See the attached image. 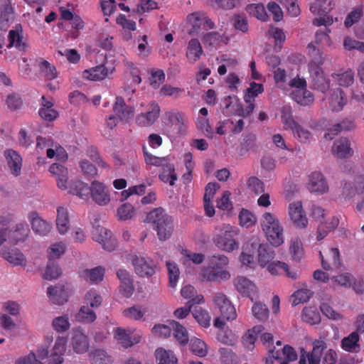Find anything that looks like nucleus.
<instances>
[{"mask_svg": "<svg viewBox=\"0 0 364 364\" xmlns=\"http://www.w3.org/2000/svg\"><path fill=\"white\" fill-rule=\"evenodd\" d=\"M260 225L267 240L272 245L279 247L284 243L283 227L276 215L265 212L261 217Z\"/></svg>", "mask_w": 364, "mask_h": 364, "instance_id": "1", "label": "nucleus"}, {"mask_svg": "<svg viewBox=\"0 0 364 364\" xmlns=\"http://www.w3.org/2000/svg\"><path fill=\"white\" fill-rule=\"evenodd\" d=\"M218 233L213 238L215 245L220 250L231 252L239 248V243L235 237L238 235V230L228 224H223L216 228Z\"/></svg>", "mask_w": 364, "mask_h": 364, "instance_id": "2", "label": "nucleus"}, {"mask_svg": "<svg viewBox=\"0 0 364 364\" xmlns=\"http://www.w3.org/2000/svg\"><path fill=\"white\" fill-rule=\"evenodd\" d=\"M146 220L154 225L160 240H166L171 236L173 230L172 219L163 208H157L151 210L147 215Z\"/></svg>", "mask_w": 364, "mask_h": 364, "instance_id": "3", "label": "nucleus"}, {"mask_svg": "<svg viewBox=\"0 0 364 364\" xmlns=\"http://www.w3.org/2000/svg\"><path fill=\"white\" fill-rule=\"evenodd\" d=\"M134 272L141 278H149L156 273L157 265L148 257L134 255L132 259Z\"/></svg>", "mask_w": 364, "mask_h": 364, "instance_id": "4", "label": "nucleus"}, {"mask_svg": "<svg viewBox=\"0 0 364 364\" xmlns=\"http://www.w3.org/2000/svg\"><path fill=\"white\" fill-rule=\"evenodd\" d=\"M213 301L215 307L219 310L223 318H225L227 321L236 319L237 313L235 308L224 293H215L213 296Z\"/></svg>", "mask_w": 364, "mask_h": 364, "instance_id": "5", "label": "nucleus"}, {"mask_svg": "<svg viewBox=\"0 0 364 364\" xmlns=\"http://www.w3.org/2000/svg\"><path fill=\"white\" fill-rule=\"evenodd\" d=\"M230 273L227 269L203 266L199 272V279L202 282L220 283L230 279Z\"/></svg>", "mask_w": 364, "mask_h": 364, "instance_id": "6", "label": "nucleus"}, {"mask_svg": "<svg viewBox=\"0 0 364 364\" xmlns=\"http://www.w3.org/2000/svg\"><path fill=\"white\" fill-rule=\"evenodd\" d=\"M92 237L107 251H113L117 247V240L112 237V232L104 227L100 225L94 227Z\"/></svg>", "mask_w": 364, "mask_h": 364, "instance_id": "7", "label": "nucleus"}, {"mask_svg": "<svg viewBox=\"0 0 364 364\" xmlns=\"http://www.w3.org/2000/svg\"><path fill=\"white\" fill-rule=\"evenodd\" d=\"M192 28L189 31L190 35H197L201 30L207 31L214 28V23L205 13L196 12L188 16Z\"/></svg>", "mask_w": 364, "mask_h": 364, "instance_id": "8", "label": "nucleus"}, {"mask_svg": "<svg viewBox=\"0 0 364 364\" xmlns=\"http://www.w3.org/2000/svg\"><path fill=\"white\" fill-rule=\"evenodd\" d=\"M311 87L323 93L326 92L330 87V80L326 77L320 66L310 67L309 70Z\"/></svg>", "mask_w": 364, "mask_h": 364, "instance_id": "9", "label": "nucleus"}, {"mask_svg": "<svg viewBox=\"0 0 364 364\" xmlns=\"http://www.w3.org/2000/svg\"><path fill=\"white\" fill-rule=\"evenodd\" d=\"M90 196L96 204L101 206L107 205L111 200L110 193L107 186L96 180L91 183Z\"/></svg>", "mask_w": 364, "mask_h": 364, "instance_id": "10", "label": "nucleus"}, {"mask_svg": "<svg viewBox=\"0 0 364 364\" xmlns=\"http://www.w3.org/2000/svg\"><path fill=\"white\" fill-rule=\"evenodd\" d=\"M70 346L75 353L82 354L88 351L89 339L80 328H75L71 332Z\"/></svg>", "mask_w": 364, "mask_h": 364, "instance_id": "11", "label": "nucleus"}, {"mask_svg": "<svg viewBox=\"0 0 364 364\" xmlns=\"http://www.w3.org/2000/svg\"><path fill=\"white\" fill-rule=\"evenodd\" d=\"M160 108L157 103L151 102L146 106L145 112H141L136 117V123L141 127H149L159 118Z\"/></svg>", "mask_w": 364, "mask_h": 364, "instance_id": "12", "label": "nucleus"}, {"mask_svg": "<svg viewBox=\"0 0 364 364\" xmlns=\"http://www.w3.org/2000/svg\"><path fill=\"white\" fill-rule=\"evenodd\" d=\"M169 125L177 134H183L186 132L188 117L178 111H170L166 113Z\"/></svg>", "mask_w": 364, "mask_h": 364, "instance_id": "13", "label": "nucleus"}, {"mask_svg": "<svg viewBox=\"0 0 364 364\" xmlns=\"http://www.w3.org/2000/svg\"><path fill=\"white\" fill-rule=\"evenodd\" d=\"M289 215L293 223L299 228H304L308 224V219L303 210L301 201H295L289 205Z\"/></svg>", "mask_w": 364, "mask_h": 364, "instance_id": "14", "label": "nucleus"}, {"mask_svg": "<svg viewBox=\"0 0 364 364\" xmlns=\"http://www.w3.org/2000/svg\"><path fill=\"white\" fill-rule=\"evenodd\" d=\"M67 338L63 336H58L55 344L49 351L48 364H62L64 359L63 355L66 350Z\"/></svg>", "mask_w": 364, "mask_h": 364, "instance_id": "15", "label": "nucleus"}, {"mask_svg": "<svg viewBox=\"0 0 364 364\" xmlns=\"http://www.w3.org/2000/svg\"><path fill=\"white\" fill-rule=\"evenodd\" d=\"M307 188L311 193L323 194L328 191V186L323 174L319 171H314L309 176Z\"/></svg>", "mask_w": 364, "mask_h": 364, "instance_id": "16", "label": "nucleus"}, {"mask_svg": "<svg viewBox=\"0 0 364 364\" xmlns=\"http://www.w3.org/2000/svg\"><path fill=\"white\" fill-rule=\"evenodd\" d=\"M332 153L338 158L347 159L351 157L354 151L350 141L347 138L341 137L334 141Z\"/></svg>", "mask_w": 364, "mask_h": 364, "instance_id": "17", "label": "nucleus"}, {"mask_svg": "<svg viewBox=\"0 0 364 364\" xmlns=\"http://www.w3.org/2000/svg\"><path fill=\"white\" fill-rule=\"evenodd\" d=\"M28 218L32 230L40 236H46L52 229V225L43 220L36 212H31Z\"/></svg>", "mask_w": 364, "mask_h": 364, "instance_id": "18", "label": "nucleus"}, {"mask_svg": "<svg viewBox=\"0 0 364 364\" xmlns=\"http://www.w3.org/2000/svg\"><path fill=\"white\" fill-rule=\"evenodd\" d=\"M139 333L131 334L130 331L122 328H117L114 338L117 342L124 348H129L140 341Z\"/></svg>", "mask_w": 364, "mask_h": 364, "instance_id": "19", "label": "nucleus"}, {"mask_svg": "<svg viewBox=\"0 0 364 364\" xmlns=\"http://www.w3.org/2000/svg\"><path fill=\"white\" fill-rule=\"evenodd\" d=\"M234 285L237 291L244 296H247L252 301V296L257 293L255 284L245 277H237L234 280Z\"/></svg>", "mask_w": 364, "mask_h": 364, "instance_id": "20", "label": "nucleus"}, {"mask_svg": "<svg viewBox=\"0 0 364 364\" xmlns=\"http://www.w3.org/2000/svg\"><path fill=\"white\" fill-rule=\"evenodd\" d=\"M114 115L120 120L128 122L134 115V108L126 105L122 97H117L113 105Z\"/></svg>", "mask_w": 364, "mask_h": 364, "instance_id": "21", "label": "nucleus"}, {"mask_svg": "<svg viewBox=\"0 0 364 364\" xmlns=\"http://www.w3.org/2000/svg\"><path fill=\"white\" fill-rule=\"evenodd\" d=\"M0 255L13 266L26 264L23 254L16 248L4 247L0 250Z\"/></svg>", "mask_w": 364, "mask_h": 364, "instance_id": "22", "label": "nucleus"}, {"mask_svg": "<svg viewBox=\"0 0 364 364\" xmlns=\"http://www.w3.org/2000/svg\"><path fill=\"white\" fill-rule=\"evenodd\" d=\"M117 276L120 281V291L127 298L130 297L134 290L133 279L130 273L123 269L117 272Z\"/></svg>", "mask_w": 364, "mask_h": 364, "instance_id": "23", "label": "nucleus"}, {"mask_svg": "<svg viewBox=\"0 0 364 364\" xmlns=\"http://www.w3.org/2000/svg\"><path fill=\"white\" fill-rule=\"evenodd\" d=\"M4 156L11 173L15 176L20 175L23 159L18 153L13 149H6Z\"/></svg>", "mask_w": 364, "mask_h": 364, "instance_id": "24", "label": "nucleus"}, {"mask_svg": "<svg viewBox=\"0 0 364 364\" xmlns=\"http://www.w3.org/2000/svg\"><path fill=\"white\" fill-rule=\"evenodd\" d=\"M50 173L55 176L57 186L62 190L68 188V169L60 164H53L49 168Z\"/></svg>", "mask_w": 364, "mask_h": 364, "instance_id": "25", "label": "nucleus"}, {"mask_svg": "<svg viewBox=\"0 0 364 364\" xmlns=\"http://www.w3.org/2000/svg\"><path fill=\"white\" fill-rule=\"evenodd\" d=\"M267 270L272 275H280L286 274V275L292 279H296L298 277L296 271L290 270L289 265L283 262L275 261L270 263L267 266Z\"/></svg>", "mask_w": 364, "mask_h": 364, "instance_id": "26", "label": "nucleus"}, {"mask_svg": "<svg viewBox=\"0 0 364 364\" xmlns=\"http://www.w3.org/2000/svg\"><path fill=\"white\" fill-rule=\"evenodd\" d=\"M347 100L341 89L333 90L328 97L329 107L333 112H339L346 105Z\"/></svg>", "mask_w": 364, "mask_h": 364, "instance_id": "27", "label": "nucleus"}, {"mask_svg": "<svg viewBox=\"0 0 364 364\" xmlns=\"http://www.w3.org/2000/svg\"><path fill=\"white\" fill-rule=\"evenodd\" d=\"M203 53L200 43L196 38H192L188 42L186 58L190 63H195Z\"/></svg>", "mask_w": 364, "mask_h": 364, "instance_id": "28", "label": "nucleus"}, {"mask_svg": "<svg viewBox=\"0 0 364 364\" xmlns=\"http://www.w3.org/2000/svg\"><path fill=\"white\" fill-rule=\"evenodd\" d=\"M113 70L114 68L108 69L104 65H100L90 70H85L82 73V76L84 78L90 80H102L109 73H112Z\"/></svg>", "mask_w": 364, "mask_h": 364, "instance_id": "29", "label": "nucleus"}, {"mask_svg": "<svg viewBox=\"0 0 364 364\" xmlns=\"http://www.w3.org/2000/svg\"><path fill=\"white\" fill-rule=\"evenodd\" d=\"M14 20V11L11 2L6 1L1 6L0 30L6 31Z\"/></svg>", "mask_w": 364, "mask_h": 364, "instance_id": "30", "label": "nucleus"}, {"mask_svg": "<svg viewBox=\"0 0 364 364\" xmlns=\"http://www.w3.org/2000/svg\"><path fill=\"white\" fill-rule=\"evenodd\" d=\"M8 48L16 47L19 50H24L26 44L23 41L22 28L20 25L16 26L15 29L11 30L9 33Z\"/></svg>", "mask_w": 364, "mask_h": 364, "instance_id": "31", "label": "nucleus"}, {"mask_svg": "<svg viewBox=\"0 0 364 364\" xmlns=\"http://www.w3.org/2000/svg\"><path fill=\"white\" fill-rule=\"evenodd\" d=\"M359 335L357 331L352 332L341 340V348L349 353H358L360 350Z\"/></svg>", "mask_w": 364, "mask_h": 364, "instance_id": "32", "label": "nucleus"}, {"mask_svg": "<svg viewBox=\"0 0 364 364\" xmlns=\"http://www.w3.org/2000/svg\"><path fill=\"white\" fill-rule=\"evenodd\" d=\"M47 294L55 304L62 305L67 301V294L61 285L50 286L47 289Z\"/></svg>", "mask_w": 364, "mask_h": 364, "instance_id": "33", "label": "nucleus"}, {"mask_svg": "<svg viewBox=\"0 0 364 364\" xmlns=\"http://www.w3.org/2000/svg\"><path fill=\"white\" fill-rule=\"evenodd\" d=\"M56 227L61 235H65L69 230L70 222L68 210L64 207L57 208Z\"/></svg>", "mask_w": 364, "mask_h": 364, "instance_id": "34", "label": "nucleus"}, {"mask_svg": "<svg viewBox=\"0 0 364 364\" xmlns=\"http://www.w3.org/2000/svg\"><path fill=\"white\" fill-rule=\"evenodd\" d=\"M326 348V344L323 341H314L312 351L306 354L309 364H320L322 353Z\"/></svg>", "mask_w": 364, "mask_h": 364, "instance_id": "35", "label": "nucleus"}, {"mask_svg": "<svg viewBox=\"0 0 364 364\" xmlns=\"http://www.w3.org/2000/svg\"><path fill=\"white\" fill-rule=\"evenodd\" d=\"M291 98L301 105H309L313 103L314 98L312 93L308 90H293L290 93Z\"/></svg>", "mask_w": 364, "mask_h": 364, "instance_id": "36", "label": "nucleus"}, {"mask_svg": "<svg viewBox=\"0 0 364 364\" xmlns=\"http://www.w3.org/2000/svg\"><path fill=\"white\" fill-rule=\"evenodd\" d=\"M181 296L186 299H190L191 304H203L205 301L204 297L201 294H197L195 287L191 284H187L182 287L181 290Z\"/></svg>", "mask_w": 364, "mask_h": 364, "instance_id": "37", "label": "nucleus"}, {"mask_svg": "<svg viewBox=\"0 0 364 364\" xmlns=\"http://www.w3.org/2000/svg\"><path fill=\"white\" fill-rule=\"evenodd\" d=\"M69 191L81 199L87 200L90 195L91 186H88L82 181H75L70 185Z\"/></svg>", "mask_w": 364, "mask_h": 364, "instance_id": "38", "label": "nucleus"}, {"mask_svg": "<svg viewBox=\"0 0 364 364\" xmlns=\"http://www.w3.org/2000/svg\"><path fill=\"white\" fill-rule=\"evenodd\" d=\"M275 256L274 251L267 245H259L258 247V262L262 267L272 261Z\"/></svg>", "mask_w": 364, "mask_h": 364, "instance_id": "39", "label": "nucleus"}, {"mask_svg": "<svg viewBox=\"0 0 364 364\" xmlns=\"http://www.w3.org/2000/svg\"><path fill=\"white\" fill-rule=\"evenodd\" d=\"M339 224V220L337 217H331L326 223H322L318 227L317 240H321L324 238L328 232L335 230Z\"/></svg>", "mask_w": 364, "mask_h": 364, "instance_id": "40", "label": "nucleus"}, {"mask_svg": "<svg viewBox=\"0 0 364 364\" xmlns=\"http://www.w3.org/2000/svg\"><path fill=\"white\" fill-rule=\"evenodd\" d=\"M105 269L100 266L91 269H85L82 272V277L87 282L97 283L102 280Z\"/></svg>", "mask_w": 364, "mask_h": 364, "instance_id": "41", "label": "nucleus"}, {"mask_svg": "<svg viewBox=\"0 0 364 364\" xmlns=\"http://www.w3.org/2000/svg\"><path fill=\"white\" fill-rule=\"evenodd\" d=\"M289 254L293 260L299 262L304 257L303 244L298 237H292L290 240Z\"/></svg>", "mask_w": 364, "mask_h": 364, "instance_id": "42", "label": "nucleus"}, {"mask_svg": "<svg viewBox=\"0 0 364 364\" xmlns=\"http://www.w3.org/2000/svg\"><path fill=\"white\" fill-rule=\"evenodd\" d=\"M281 119L286 130L291 129L298 123L294 120L292 115L291 107L289 105H284L281 109Z\"/></svg>", "mask_w": 364, "mask_h": 364, "instance_id": "43", "label": "nucleus"}, {"mask_svg": "<svg viewBox=\"0 0 364 364\" xmlns=\"http://www.w3.org/2000/svg\"><path fill=\"white\" fill-rule=\"evenodd\" d=\"M302 318L311 325L318 324L321 321V316L314 306L305 307L302 311Z\"/></svg>", "mask_w": 364, "mask_h": 364, "instance_id": "44", "label": "nucleus"}, {"mask_svg": "<svg viewBox=\"0 0 364 364\" xmlns=\"http://www.w3.org/2000/svg\"><path fill=\"white\" fill-rule=\"evenodd\" d=\"M62 18L66 21H71L73 28L80 30L84 27V21L77 15H74L70 10L65 8H60Z\"/></svg>", "mask_w": 364, "mask_h": 364, "instance_id": "45", "label": "nucleus"}, {"mask_svg": "<svg viewBox=\"0 0 364 364\" xmlns=\"http://www.w3.org/2000/svg\"><path fill=\"white\" fill-rule=\"evenodd\" d=\"M11 233L9 242L11 243H17L21 241H24L29 230L26 225H18L14 230H9Z\"/></svg>", "mask_w": 364, "mask_h": 364, "instance_id": "46", "label": "nucleus"}, {"mask_svg": "<svg viewBox=\"0 0 364 364\" xmlns=\"http://www.w3.org/2000/svg\"><path fill=\"white\" fill-rule=\"evenodd\" d=\"M156 358L158 364H177L178 360L171 350L158 348L156 350Z\"/></svg>", "mask_w": 364, "mask_h": 364, "instance_id": "47", "label": "nucleus"}, {"mask_svg": "<svg viewBox=\"0 0 364 364\" xmlns=\"http://www.w3.org/2000/svg\"><path fill=\"white\" fill-rule=\"evenodd\" d=\"M38 63L40 71L45 78L50 80L57 77L58 74L55 66L48 61L40 59L38 60Z\"/></svg>", "mask_w": 364, "mask_h": 364, "instance_id": "48", "label": "nucleus"}, {"mask_svg": "<svg viewBox=\"0 0 364 364\" xmlns=\"http://www.w3.org/2000/svg\"><path fill=\"white\" fill-rule=\"evenodd\" d=\"M183 255L182 262L185 265L190 264L192 262L196 264H201L205 259V255L202 253L193 252L188 250H183L181 252Z\"/></svg>", "mask_w": 364, "mask_h": 364, "instance_id": "49", "label": "nucleus"}, {"mask_svg": "<svg viewBox=\"0 0 364 364\" xmlns=\"http://www.w3.org/2000/svg\"><path fill=\"white\" fill-rule=\"evenodd\" d=\"M331 9V0H315L310 6L314 14L322 16Z\"/></svg>", "mask_w": 364, "mask_h": 364, "instance_id": "50", "label": "nucleus"}, {"mask_svg": "<svg viewBox=\"0 0 364 364\" xmlns=\"http://www.w3.org/2000/svg\"><path fill=\"white\" fill-rule=\"evenodd\" d=\"M262 330V327L261 326H254L252 329L248 330V331L243 336L242 342L246 348L249 349H252L254 346V343L257 339V335Z\"/></svg>", "mask_w": 364, "mask_h": 364, "instance_id": "51", "label": "nucleus"}, {"mask_svg": "<svg viewBox=\"0 0 364 364\" xmlns=\"http://www.w3.org/2000/svg\"><path fill=\"white\" fill-rule=\"evenodd\" d=\"M309 55L311 61L309 64V70L311 65L319 66L323 63V58L320 50L314 43H309L307 46Z\"/></svg>", "mask_w": 364, "mask_h": 364, "instance_id": "52", "label": "nucleus"}, {"mask_svg": "<svg viewBox=\"0 0 364 364\" xmlns=\"http://www.w3.org/2000/svg\"><path fill=\"white\" fill-rule=\"evenodd\" d=\"M332 77L337 81L339 85L343 87H348L354 82V73L350 69L342 73L333 74Z\"/></svg>", "mask_w": 364, "mask_h": 364, "instance_id": "53", "label": "nucleus"}, {"mask_svg": "<svg viewBox=\"0 0 364 364\" xmlns=\"http://www.w3.org/2000/svg\"><path fill=\"white\" fill-rule=\"evenodd\" d=\"M291 130L293 132L294 136L301 143L308 144L312 139L311 133L299 124L295 125V127H293Z\"/></svg>", "mask_w": 364, "mask_h": 364, "instance_id": "54", "label": "nucleus"}, {"mask_svg": "<svg viewBox=\"0 0 364 364\" xmlns=\"http://www.w3.org/2000/svg\"><path fill=\"white\" fill-rule=\"evenodd\" d=\"M96 318L94 311L85 306H82L76 315L77 321L86 323L93 322Z\"/></svg>", "mask_w": 364, "mask_h": 364, "instance_id": "55", "label": "nucleus"}, {"mask_svg": "<svg viewBox=\"0 0 364 364\" xmlns=\"http://www.w3.org/2000/svg\"><path fill=\"white\" fill-rule=\"evenodd\" d=\"M208 266L213 268H218L220 269H226L229 264V259L224 255H215L208 257Z\"/></svg>", "mask_w": 364, "mask_h": 364, "instance_id": "56", "label": "nucleus"}, {"mask_svg": "<svg viewBox=\"0 0 364 364\" xmlns=\"http://www.w3.org/2000/svg\"><path fill=\"white\" fill-rule=\"evenodd\" d=\"M313 292L306 288L297 290L291 296V303L293 306H297L299 304H302L309 301L312 296Z\"/></svg>", "mask_w": 364, "mask_h": 364, "instance_id": "57", "label": "nucleus"}, {"mask_svg": "<svg viewBox=\"0 0 364 364\" xmlns=\"http://www.w3.org/2000/svg\"><path fill=\"white\" fill-rule=\"evenodd\" d=\"M172 327L174 336L180 344L186 345L188 343V334L186 328L176 321L172 323Z\"/></svg>", "mask_w": 364, "mask_h": 364, "instance_id": "58", "label": "nucleus"}, {"mask_svg": "<svg viewBox=\"0 0 364 364\" xmlns=\"http://www.w3.org/2000/svg\"><path fill=\"white\" fill-rule=\"evenodd\" d=\"M194 318L203 327H208L210 322V316L208 313L201 307H196L192 311Z\"/></svg>", "mask_w": 364, "mask_h": 364, "instance_id": "59", "label": "nucleus"}, {"mask_svg": "<svg viewBox=\"0 0 364 364\" xmlns=\"http://www.w3.org/2000/svg\"><path fill=\"white\" fill-rule=\"evenodd\" d=\"M246 10L247 13L258 19L265 21L267 18V13L262 4H250L247 6Z\"/></svg>", "mask_w": 364, "mask_h": 364, "instance_id": "60", "label": "nucleus"}, {"mask_svg": "<svg viewBox=\"0 0 364 364\" xmlns=\"http://www.w3.org/2000/svg\"><path fill=\"white\" fill-rule=\"evenodd\" d=\"M61 274V269L57 264L54 262L49 261L45 273L43 274V279L48 280H53L58 279Z\"/></svg>", "mask_w": 364, "mask_h": 364, "instance_id": "61", "label": "nucleus"}, {"mask_svg": "<svg viewBox=\"0 0 364 364\" xmlns=\"http://www.w3.org/2000/svg\"><path fill=\"white\" fill-rule=\"evenodd\" d=\"M220 353L223 364H239L240 361L237 356L230 348H220Z\"/></svg>", "mask_w": 364, "mask_h": 364, "instance_id": "62", "label": "nucleus"}, {"mask_svg": "<svg viewBox=\"0 0 364 364\" xmlns=\"http://www.w3.org/2000/svg\"><path fill=\"white\" fill-rule=\"evenodd\" d=\"M190 346L191 351L198 356L203 357L207 354L206 344L200 339H191Z\"/></svg>", "mask_w": 364, "mask_h": 364, "instance_id": "63", "label": "nucleus"}, {"mask_svg": "<svg viewBox=\"0 0 364 364\" xmlns=\"http://www.w3.org/2000/svg\"><path fill=\"white\" fill-rule=\"evenodd\" d=\"M52 326L57 332L63 333L70 328V324L66 316H61L53 320Z\"/></svg>", "mask_w": 364, "mask_h": 364, "instance_id": "64", "label": "nucleus"}]
</instances>
